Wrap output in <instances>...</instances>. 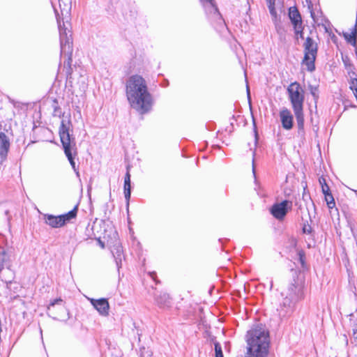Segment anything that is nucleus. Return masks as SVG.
<instances>
[{
  "instance_id": "nucleus-1",
  "label": "nucleus",
  "mask_w": 357,
  "mask_h": 357,
  "mask_svg": "<svg viewBox=\"0 0 357 357\" xmlns=\"http://www.w3.org/2000/svg\"><path fill=\"white\" fill-rule=\"evenodd\" d=\"M126 93L131 107L139 113L145 114L151 109L153 100L142 76L129 77L126 84Z\"/></svg>"
},
{
  "instance_id": "nucleus-2",
  "label": "nucleus",
  "mask_w": 357,
  "mask_h": 357,
  "mask_svg": "<svg viewBox=\"0 0 357 357\" xmlns=\"http://www.w3.org/2000/svg\"><path fill=\"white\" fill-rule=\"evenodd\" d=\"M247 353L245 357H267L269 348V335L262 325H256L246 335Z\"/></svg>"
},
{
  "instance_id": "nucleus-3",
  "label": "nucleus",
  "mask_w": 357,
  "mask_h": 357,
  "mask_svg": "<svg viewBox=\"0 0 357 357\" xmlns=\"http://www.w3.org/2000/svg\"><path fill=\"white\" fill-rule=\"evenodd\" d=\"M287 92L298 123V126L300 128H301L303 127L304 124V90L299 83L294 82L289 85L287 88Z\"/></svg>"
},
{
  "instance_id": "nucleus-4",
  "label": "nucleus",
  "mask_w": 357,
  "mask_h": 357,
  "mask_svg": "<svg viewBox=\"0 0 357 357\" xmlns=\"http://www.w3.org/2000/svg\"><path fill=\"white\" fill-rule=\"evenodd\" d=\"M70 121L62 120L59 128V136L62 143L65 154L68 158L72 167L76 172L75 163L73 157V153L76 151L74 139L70 138Z\"/></svg>"
},
{
  "instance_id": "nucleus-5",
  "label": "nucleus",
  "mask_w": 357,
  "mask_h": 357,
  "mask_svg": "<svg viewBox=\"0 0 357 357\" xmlns=\"http://www.w3.org/2000/svg\"><path fill=\"white\" fill-rule=\"evenodd\" d=\"M55 11L59 29L61 54L63 56H67L68 59L70 60L73 53V38L71 30L65 26L64 24L61 26L59 14L57 10Z\"/></svg>"
},
{
  "instance_id": "nucleus-6",
  "label": "nucleus",
  "mask_w": 357,
  "mask_h": 357,
  "mask_svg": "<svg viewBox=\"0 0 357 357\" xmlns=\"http://www.w3.org/2000/svg\"><path fill=\"white\" fill-rule=\"evenodd\" d=\"M281 294L284 297L283 305L289 307L292 303L303 298L304 284L302 281L294 280Z\"/></svg>"
},
{
  "instance_id": "nucleus-7",
  "label": "nucleus",
  "mask_w": 357,
  "mask_h": 357,
  "mask_svg": "<svg viewBox=\"0 0 357 357\" xmlns=\"http://www.w3.org/2000/svg\"><path fill=\"white\" fill-rule=\"evenodd\" d=\"M303 47L304 58L302 65L305 66L308 71L312 72L315 69L314 62L318 50L317 43L312 38L307 37L303 44Z\"/></svg>"
},
{
  "instance_id": "nucleus-8",
  "label": "nucleus",
  "mask_w": 357,
  "mask_h": 357,
  "mask_svg": "<svg viewBox=\"0 0 357 357\" xmlns=\"http://www.w3.org/2000/svg\"><path fill=\"white\" fill-rule=\"evenodd\" d=\"M77 215V208L75 207L68 213L61 215H53L50 214L44 215L45 222L52 228H58L63 226L66 222L75 218Z\"/></svg>"
},
{
  "instance_id": "nucleus-9",
  "label": "nucleus",
  "mask_w": 357,
  "mask_h": 357,
  "mask_svg": "<svg viewBox=\"0 0 357 357\" xmlns=\"http://www.w3.org/2000/svg\"><path fill=\"white\" fill-rule=\"evenodd\" d=\"M292 208V202L289 200H284L279 203H275L270 209L271 213L277 220H283L287 213Z\"/></svg>"
},
{
  "instance_id": "nucleus-10",
  "label": "nucleus",
  "mask_w": 357,
  "mask_h": 357,
  "mask_svg": "<svg viewBox=\"0 0 357 357\" xmlns=\"http://www.w3.org/2000/svg\"><path fill=\"white\" fill-rule=\"evenodd\" d=\"M289 17L294 26V31L296 36L303 38V22L301 16L296 7H291L289 9Z\"/></svg>"
},
{
  "instance_id": "nucleus-11",
  "label": "nucleus",
  "mask_w": 357,
  "mask_h": 357,
  "mask_svg": "<svg viewBox=\"0 0 357 357\" xmlns=\"http://www.w3.org/2000/svg\"><path fill=\"white\" fill-rule=\"evenodd\" d=\"M88 300L101 316L106 317L109 314V304L106 298H88Z\"/></svg>"
},
{
  "instance_id": "nucleus-12",
  "label": "nucleus",
  "mask_w": 357,
  "mask_h": 357,
  "mask_svg": "<svg viewBox=\"0 0 357 357\" xmlns=\"http://www.w3.org/2000/svg\"><path fill=\"white\" fill-rule=\"evenodd\" d=\"M205 9L206 14L214 20H220V14L214 3L213 0H199Z\"/></svg>"
},
{
  "instance_id": "nucleus-13",
  "label": "nucleus",
  "mask_w": 357,
  "mask_h": 357,
  "mask_svg": "<svg viewBox=\"0 0 357 357\" xmlns=\"http://www.w3.org/2000/svg\"><path fill=\"white\" fill-rule=\"evenodd\" d=\"M279 116L282 128L287 130H291L293 127V115L290 110L283 108L280 110Z\"/></svg>"
},
{
  "instance_id": "nucleus-14",
  "label": "nucleus",
  "mask_w": 357,
  "mask_h": 357,
  "mask_svg": "<svg viewBox=\"0 0 357 357\" xmlns=\"http://www.w3.org/2000/svg\"><path fill=\"white\" fill-rule=\"evenodd\" d=\"M10 143L6 135L0 132V163L6 158Z\"/></svg>"
},
{
  "instance_id": "nucleus-15",
  "label": "nucleus",
  "mask_w": 357,
  "mask_h": 357,
  "mask_svg": "<svg viewBox=\"0 0 357 357\" xmlns=\"http://www.w3.org/2000/svg\"><path fill=\"white\" fill-rule=\"evenodd\" d=\"M311 17L317 26H322L324 27L326 31H328L327 26L328 25V20L323 16L321 12H314L313 10H310Z\"/></svg>"
},
{
  "instance_id": "nucleus-16",
  "label": "nucleus",
  "mask_w": 357,
  "mask_h": 357,
  "mask_svg": "<svg viewBox=\"0 0 357 357\" xmlns=\"http://www.w3.org/2000/svg\"><path fill=\"white\" fill-rule=\"evenodd\" d=\"M55 305L59 306V311L61 313L66 312L67 310L66 307H65L64 302L61 298L52 301L49 305L47 306V310L54 315H56L54 312V308Z\"/></svg>"
},
{
  "instance_id": "nucleus-17",
  "label": "nucleus",
  "mask_w": 357,
  "mask_h": 357,
  "mask_svg": "<svg viewBox=\"0 0 357 357\" xmlns=\"http://www.w3.org/2000/svg\"><path fill=\"white\" fill-rule=\"evenodd\" d=\"M59 4L62 17H68L71 10V1L59 0Z\"/></svg>"
},
{
  "instance_id": "nucleus-18",
  "label": "nucleus",
  "mask_w": 357,
  "mask_h": 357,
  "mask_svg": "<svg viewBox=\"0 0 357 357\" xmlns=\"http://www.w3.org/2000/svg\"><path fill=\"white\" fill-rule=\"evenodd\" d=\"M112 252L115 259L116 266L118 269H119L121 266V262L123 257L122 247L120 245L114 246L112 249Z\"/></svg>"
},
{
  "instance_id": "nucleus-19",
  "label": "nucleus",
  "mask_w": 357,
  "mask_h": 357,
  "mask_svg": "<svg viewBox=\"0 0 357 357\" xmlns=\"http://www.w3.org/2000/svg\"><path fill=\"white\" fill-rule=\"evenodd\" d=\"M345 40L349 43L351 45L356 47L357 45V23L350 33H344L343 34Z\"/></svg>"
},
{
  "instance_id": "nucleus-20",
  "label": "nucleus",
  "mask_w": 357,
  "mask_h": 357,
  "mask_svg": "<svg viewBox=\"0 0 357 357\" xmlns=\"http://www.w3.org/2000/svg\"><path fill=\"white\" fill-rule=\"evenodd\" d=\"M156 301L160 307H169L170 304V298L167 294L163 293L160 295Z\"/></svg>"
},
{
  "instance_id": "nucleus-21",
  "label": "nucleus",
  "mask_w": 357,
  "mask_h": 357,
  "mask_svg": "<svg viewBox=\"0 0 357 357\" xmlns=\"http://www.w3.org/2000/svg\"><path fill=\"white\" fill-rule=\"evenodd\" d=\"M266 1H267L268 7L269 12H270L271 15L273 17H276L277 13L275 9V0H266Z\"/></svg>"
},
{
  "instance_id": "nucleus-22",
  "label": "nucleus",
  "mask_w": 357,
  "mask_h": 357,
  "mask_svg": "<svg viewBox=\"0 0 357 357\" xmlns=\"http://www.w3.org/2000/svg\"><path fill=\"white\" fill-rule=\"evenodd\" d=\"M124 196L128 202L131 195V185L130 183H124Z\"/></svg>"
},
{
  "instance_id": "nucleus-23",
  "label": "nucleus",
  "mask_w": 357,
  "mask_h": 357,
  "mask_svg": "<svg viewBox=\"0 0 357 357\" xmlns=\"http://www.w3.org/2000/svg\"><path fill=\"white\" fill-rule=\"evenodd\" d=\"M325 200L329 208H333L335 206V200L331 194H326V195H325Z\"/></svg>"
},
{
  "instance_id": "nucleus-24",
  "label": "nucleus",
  "mask_w": 357,
  "mask_h": 357,
  "mask_svg": "<svg viewBox=\"0 0 357 357\" xmlns=\"http://www.w3.org/2000/svg\"><path fill=\"white\" fill-rule=\"evenodd\" d=\"M215 357H224L221 345L218 342L215 343Z\"/></svg>"
},
{
  "instance_id": "nucleus-25",
  "label": "nucleus",
  "mask_w": 357,
  "mask_h": 357,
  "mask_svg": "<svg viewBox=\"0 0 357 357\" xmlns=\"http://www.w3.org/2000/svg\"><path fill=\"white\" fill-rule=\"evenodd\" d=\"M350 89L354 91L357 100V79H352L350 82Z\"/></svg>"
},
{
  "instance_id": "nucleus-26",
  "label": "nucleus",
  "mask_w": 357,
  "mask_h": 357,
  "mask_svg": "<svg viewBox=\"0 0 357 357\" xmlns=\"http://www.w3.org/2000/svg\"><path fill=\"white\" fill-rule=\"evenodd\" d=\"M321 190L324 196L326 195V194H331L330 192V188L327 184L323 185Z\"/></svg>"
},
{
  "instance_id": "nucleus-27",
  "label": "nucleus",
  "mask_w": 357,
  "mask_h": 357,
  "mask_svg": "<svg viewBox=\"0 0 357 357\" xmlns=\"http://www.w3.org/2000/svg\"><path fill=\"white\" fill-rule=\"evenodd\" d=\"M124 183H130V174L129 172V168H127V172L124 177Z\"/></svg>"
},
{
  "instance_id": "nucleus-28",
  "label": "nucleus",
  "mask_w": 357,
  "mask_h": 357,
  "mask_svg": "<svg viewBox=\"0 0 357 357\" xmlns=\"http://www.w3.org/2000/svg\"><path fill=\"white\" fill-rule=\"evenodd\" d=\"M319 181L321 187L323 186V185L326 184V179L323 177L319 178Z\"/></svg>"
},
{
  "instance_id": "nucleus-29",
  "label": "nucleus",
  "mask_w": 357,
  "mask_h": 357,
  "mask_svg": "<svg viewBox=\"0 0 357 357\" xmlns=\"http://www.w3.org/2000/svg\"><path fill=\"white\" fill-rule=\"evenodd\" d=\"M247 93H248V98L250 99V89H249V87L247 85Z\"/></svg>"
},
{
  "instance_id": "nucleus-30",
  "label": "nucleus",
  "mask_w": 357,
  "mask_h": 357,
  "mask_svg": "<svg viewBox=\"0 0 357 357\" xmlns=\"http://www.w3.org/2000/svg\"><path fill=\"white\" fill-rule=\"evenodd\" d=\"M100 243V245H101V247L103 248H104V244L102 243V242H99Z\"/></svg>"
},
{
  "instance_id": "nucleus-31",
  "label": "nucleus",
  "mask_w": 357,
  "mask_h": 357,
  "mask_svg": "<svg viewBox=\"0 0 357 357\" xmlns=\"http://www.w3.org/2000/svg\"><path fill=\"white\" fill-rule=\"evenodd\" d=\"M252 172L255 174V166H254V165H252Z\"/></svg>"
}]
</instances>
